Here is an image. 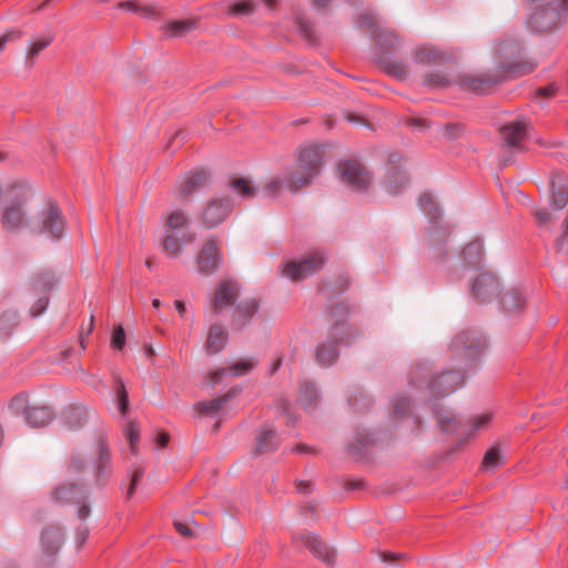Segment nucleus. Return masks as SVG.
<instances>
[{
    "instance_id": "nucleus-43",
    "label": "nucleus",
    "mask_w": 568,
    "mask_h": 568,
    "mask_svg": "<svg viewBox=\"0 0 568 568\" xmlns=\"http://www.w3.org/2000/svg\"><path fill=\"white\" fill-rule=\"evenodd\" d=\"M405 184V178L397 169H392L388 172L385 185L392 193H396Z\"/></svg>"
},
{
    "instance_id": "nucleus-56",
    "label": "nucleus",
    "mask_w": 568,
    "mask_h": 568,
    "mask_svg": "<svg viewBox=\"0 0 568 568\" xmlns=\"http://www.w3.org/2000/svg\"><path fill=\"white\" fill-rule=\"evenodd\" d=\"M347 331L348 328L344 324L335 325L331 329V337L336 341H344Z\"/></svg>"
},
{
    "instance_id": "nucleus-55",
    "label": "nucleus",
    "mask_w": 568,
    "mask_h": 568,
    "mask_svg": "<svg viewBox=\"0 0 568 568\" xmlns=\"http://www.w3.org/2000/svg\"><path fill=\"white\" fill-rule=\"evenodd\" d=\"M48 306V297L47 296H43V297H40L30 308V314L32 316H39L40 314H42V312L47 308Z\"/></svg>"
},
{
    "instance_id": "nucleus-51",
    "label": "nucleus",
    "mask_w": 568,
    "mask_h": 568,
    "mask_svg": "<svg viewBox=\"0 0 568 568\" xmlns=\"http://www.w3.org/2000/svg\"><path fill=\"white\" fill-rule=\"evenodd\" d=\"M410 407V404H409V400L407 397L405 396H398L394 399V403H393V412L398 415V416H402L404 415Z\"/></svg>"
},
{
    "instance_id": "nucleus-39",
    "label": "nucleus",
    "mask_w": 568,
    "mask_h": 568,
    "mask_svg": "<svg viewBox=\"0 0 568 568\" xmlns=\"http://www.w3.org/2000/svg\"><path fill=\"white\" fill-rule=\"evenodd\" d=\"M187 224L186 215L181 211L172 212L166 219V230L176 233H184L182 227Z\"/></svg>"
},
{
    "instance_id": "nucleus-50",
    "label": "nucleus",
    "mask_w": 568,
    "mask_h": 568,
    "mask_svg": "<svg viewBox=\"0 0 568 568\" xmlns=\"http://www.w3.org/2000/svg\"><path fill=\"white\" fill-rule=\"evenodd\" d=\"M535 217L538 221L540 226H546L554 221H556V216L549 212L547 209H539L535 211Z\"/></svg>"
},
{
    "instance_id": "nucleus-44",
    "label": "nucleus",
    "mask_w": 568,
    "mask_h": 568,
    "mask_svg": "<svg viewBox=\"0 0 568 568\" xmlns=\"http://www.w3.org/2000/svg\"><path fill=\"white\" fill-rule=\"evenodd\" d=\"M437 422L444 432H453L457 425L456 417L449 410H439Z\"/></svg>"
},
{
    "instance_id": "nucleus-2",
    "label": "nucleus",
    "mask_w": 568,
    "mask_h": 568,
    "mask_svg": "<svg viewBox=\"0 0 568 568\" xmlns=\"http://www.w3.org/2000/svg\"><path fill=\"white\" fill-rule=\"evenodd\" d=\"M528 6L525 26L531 33L555 32L564 26L568 17V0H528Z\"/></svg>"
},
{
    "instance_id": "nucleus-7",
    "label": "nucleus",
    "mask_w": 568,
    "mask_h": 568,
    "mask_svg": "<svg viewBox=\"0 0 568 568\" xmlns=\"http://www.w3.org/2000/svg\"><path fill=\"white\" fill-rule=\"evenodd\" d=\"M324 265L322 254L314 252L304 256L300 262H288L283 267V275L293 281H301L315 272L320 271Z\"/></svg>"
},
{
    "instance_id": "nucleus-49",
    "label": "nucleus",
    "mask_w": 568,
    "mask_h": 568,
    "mask_svg": "<svg viewBox=\"0 0 568 568\" xmlns=\"http://www.w3.org/2000/svg\"><path fill=\"white\" fill-rule=\"evenodd\" d=\"M124 433L130 443L132 453H135V444L139 439V428L134 423H129L124 429Z\"/></svg>"
},
{
    "instance_id": "nucleus-41",
    "label": "nucleus",
    "mask_w": 568,
    "mask_h": 568,
    "mask_svg": "<svg viewBox=\"0 0 568 568\" xmlns=\"http://www.w3.org/2000/svg\"><path fill=\"white\" fill-rule=\"evenodd\" d=\"M382 67L385 72L392 74L398 79H405L408 77V69L405 64L394 60H385L382 62Z\"/></svg>"
},
{
    "instance_id": "nucleus-20",
    "label": "nucleus",
    "mask_w": 568,
    "mask_h": 568,
    "mask_svg": "<svg viewBox=\"0 0 568 568\" xmlns=\"http://www.w3.org/2000/svg\"><path fill=\"white\" fill-rule=\"evenodd\" d=\"M280 445V438L272 427H263L255 437L253 454L261 455L274 452Z\"/></svg>"
},
{
    "instance_id": "nucleus-4",
    "label": "nucleus",
    "mask_w": 568,
    "mask_h": 568,
    "mask_svg": "<svg viewBox=\"0 0 568 568\" xmlns=\"http://www.w3.org/2000/svg\"><path fill=\"white\" fill-rule=\"evenodd\" d=\"M521 52L523 48L516 39L507 38L498 44L496 57L503 73L525 74L535 69L534 62L523 60Z\"/></svg>"
},
{
    "instance_id": "nucleus-46",
    "label": "nucleus",
    "mask_w": 568,
    "mask_h": 568,
    "mask_svg": "<svg viewBox=\"0 0 568 568\" xmlns=\"http://www.w3.org/2000/svg\"><path fill=\"white\" fill-rule=\"evenodd\" d=\"M255 10V4L251 0H243L236 3H233L230 7V12L234 16H248L252 14Z\"/></svg>"
},
{
    "instance_id": "nucleus-6",
    "label": "nucleus",
    "mask_w": 568,
    "mask_h": 568,
    "mask_svg": "<svg viewBox=\"0 0 568 568\" xmlns=\"http://www.w3.org/2000/svg\"><path fill=\"white\" fill-rule=\"evenodd\" d=\"M485 341L475 333H460L450 343L452 353L465 359L466 364L476 362L484 353Z\"/></svg>"
},
{
    "instance_id": "nucleus-53",
    "label": "nucleus",
    "mask_w": 568,
    "mask_h": 568,
    "mask_svg": "<svg viewBox=\"0 0 568 568\" xmlns=\"http://www.w3.org/2000/svg\"><path fill=\"white\" fill-rule=\"evenodd\" d=\"M124 343H125V333H124L123 327L119 326L113 332V335L111 338V344H112L113 348L122 349V347L124 346Z\"/></svg>"
},
{
    "instance_id": "nucleus-5",
    "label": "nucleus",
    "mask_w": 568,
    "mask_h": 568,
    "mask_svg": "<svg viewBox=\"0 0 568 568\" xmlns=\"http://www.w3.org/2000/svg\"><path fill=\"white\" fill-rule=\"evenodd\" d=\"M11 412L17 416H23L31 427H44L53 418L50 407L30 404L24 394H19L10 403Z\"/></svg>"
},
{
    "instance_id": "nucleus-33",
    "label": "nucleus",
    "mask_w": 568,
    "mask_h": 568,
    "mask_svg": "<svg viewBox=\"0 0 568 568\" xmlns=\"http://www.w3.org/2000/svg\"><path fill=\"white\" fill-rule=\"evenodd\" d=\"M52 40L53 38L51 36H45L33 40L28 45L26 51V59L30 67L33 65L36 58L52 42Z\"/></svg>"
},
{
    "instance_id": "nucleus-11",
    "label": "nucleus",
    "mask_w": 568,
    "mask_h": 568,
    "mask_svg": "<svg viewBox=\"0 0 568 568\" xmlns=\"http://www.w3.org/2000/svg\"><path fill=\"white\" fill-rule=\"evenodd\" d=\"M499 282L493 273L483 272L474 280L471 293L477 301L486 303L499 294Z\"/></svg>"
},
{
    "instance_id": "nucleus-10",
    "label": "nucleus",
    "mask_w": 568,
    "mask_h": 568,
    "mask_svg": "<svg viewBox=\"0 0 568 568\" xmlns=\"http://www.w3.org/2000/svg\"><path fill=\"white\" fill-rule=\"evenodd\" d=\"M505 79V74L503 73H494V74H470L465 73L462 74L456 83L460 89L465 91H470L474 93H484L488 89H490L494 84L503 81Z\"/></svg>"
},
{
    "instance_id": "nucleus-13",
    "label": "nucleus",
    "mask_w": 568,
    "mask_h": 568,
    "mask_svg": "<svg viewBox=\"0 0 568 568\" xmlns=\"http://www.w3.org/2000/svg\"><path fill=\"white\" fill-rule=\"evenodd\" d=\"M344 182L355 190H363L369 183V176L366 170L357 161H346L338 166Z\"/></svg>"
},
{
    "instance_id": "nucleus-31",
    "label": "nucleus",
    "mask_w": 568,
    "mask_h": 568,
    "mask_svg": "<svg viewBox=\"0 0 568 568\" xmlns=\"http://www.w3.org/2000/svg\"><path fill=\"white\" fill-rule=\"evenodd\" d=\"M415 61L420 64L439 63L444 55L432 47H419L414 57Z\"/></svg>"
},
{
    "instance_id": "nucleus-34",
    "label": "nucleus",
    "mask_w": 568,
    "mask_h": 568,
    "mask_svg": "<svg viewBox=\"0 0 568 568\" xmlns=\"http://www.w3.org/2000/svg\"><path fill=\"white\" fill-rule=\"evenodd\" d=\"M53 286V276L48 273H38L31 278V288L34 293H47Z\"/></svg>"
},
{
    "instance_id": "nucleus-23",
    "label": "nucleus",
    "mask_w": 568,
    "mask_h": 568,
    "mask_svg": "<svg viewBox=\"0 0 568 568\" xmlns=\"http://www.w3.org/2000/svg\"><path fill=\"white\" fill-rule=\"evenodd\" d=\"M255 366V361L253 358L248 359H242L233 365H231L229 368H221L219 371H215L210 374V379L213 385L217 384L221 378L230 374L232 376H243L251 372Z\"/></svg>"
},
{
    "instance_id": "nucleus-62",
    "label": "nucleus",
    "mask_w": 568,
    "mask_h": 568,
    "mask_svg": "<svg viewBox=\"0 0 568 568\" xmlns=\"http://www.w3.org/2000/svg\"><path fill=\"white\" fill-rule=\"evenodd\" d=\"M170 435L168 433H160L156 437L158 446L163 448L169 444Z\"/></svg>"
},
{
    "instance_id": "nucleus-21",
    "label": "nucleus",
    "mask_w": 568,
    "mask_h": 568,
    "mask_svg": "<svg viewBox=\"0 0 568 568\" xmlns=\"http://www.w3.org/2000/svg\"><path fill=\"white\" fill-rule=\"evenodd\" d=\"M63 544V532L58 526L47 527L41 535V548L48 556L55 555Z\"/></svg>"
},
{
    "instance_id": "nucleus-17",
    "label": "nucleus",
    "mask_w": 568,
    "mask_h": 568,
    "mask_svg": "<svg viewBox=\"0 0 568 568\" xmlns=\"http://www.w3.org/2000/svg\"><path fill=\"white\" fill-rule=\"evenodd\" d=\"M258 306L260 302L254 297L241 301L232 315V325L234 328L242 329L248 325L256 314Z\"/></svg>"
},
{
    "instance_id": "nucleus-25",
    "label": "nucleus",
    "mask_w": 568,
    "mask_h": 568,
    "mask_svg": "<svg viewBox=\"0 0 568 568\" xmlns=\"http://www.w3.org/2000/svg\"><path fill=\"white\" fill-rule=\"evenodd\" d=\"M527 126L528 122L526 121L513 122L503 126L500 130L503 140L511 148H519L521 140L526 135Z\"/></svg>"
},
{
    "instance_id": "nucleus-64",
    "label": "nucleus",
    "mask_w": 568,
    "mask_h": 568,
    "mask_svg": "<svg viewBox=\"0 0 568 568\" xmlns=\"http://www.w3.org/2000/svg\"><path fill=\"white\" fill-rule=\"evenodd\" d=\"M89 513H90V508L87 505L83 504L79 508L78 516H79L80 519H85L89 516Z\"/></svg>"
},
{
    "instance_id": "nucleus-61",
    "label": "nucleus",
    "mask_w": 568,
    "mask_h": 568,
    "mask_svg": "<svg viewBox=\"0 0 568 568\" xmlns=\"http://www.w3.org/2000/svg\"><path fill=\"white\" fill-rule=\"evenodd\" d=\"M555 92H556V88L554 85H548V87L538 89L537 94L539 97L550 98L555 94Z\"/></svg>"
},
{
    "instance_id": "nucleus-52",
    "label": "nucleus",
    "mask_w": 568,
    "mask_h": 568,
    "mask_svg": "<svg viewBox=\"0 0 568 568\" xmlns=\"http://www.w3.org/2000/svg\"><path fill=\"white\" fill-rule=\"evenodd\" d=\"M428 85L435 88H445L450 85V80L440 73L429 74L427 82Z\"/></svg>"
},
{
    "instance_id": "nucleus-30",
    "label": "nucleus",
    "mask_w": 568,
    "mask_h": 568,
    "mask_svg": "<svg viewBox=\"0 0 568 568\" xmlns=\"http://www.w3.org/2000/svg\"><path fill=\"white\" fill-rule=\"evenodd\" d=\"M230 187L241 197L247 200L256 195L257 187L246 178H234L230 181Z\"/></svg>"
},
{
    "instance_id": "nucleus-58",
    "label": "nucleus",
    "mask_w": 568,
    "mask_h": 568,
    "mask_svg": "<svg viewBox=\"0 0 568 568\" xmlns=\"http://www.w3.org/2000/svg\"><path fill=\"white\" fill-rule=\"evenodd\" d=\"M83 465L84 463L81 456H73L70 463V470L77 473L83 468Z\"/></svg>"
},
{
    "instance_id": "nucleus-63",
    "label": "nucleus",
    "mask_w": 568,
    "mask_h": 568,
    "mask_svg": "<svg viewBox=\"0 0 568 568\" xmlns=\"http://www.w3.org/2000/svg\"><path fill=\"white\" fill-rule=\"evenodd\" d=\"M407 123L408 125L420 130L427 126L426 121L423 119H409Z\"/></svg>"
},
{
    "instance_id": "nucleus-38",
    "label": "nucleus",
    "mask_w": 568,
    "mask_h": 568,
    "mask_svg": "<svg viewBox=\"0 0 568 568\" xmlns=\"http://www.w3.org/2000/svg\"><path fill=\"white\" fill-rule=\"evenodd\" d=\"M418 205L425 215L430 220H436L439 217L440 210L430 194L425 193L420 195L418 199Z\"/></svg>"
},
{
    "instance_id": "nucleus-12",
    "label": "nucleus",
    "mask_w": 568,
    "mask_h": 568,
    "mask_svg": "<svg viewBox=\"0 0 568 568\" xmlns=\"http://www.w3.org/2000/svg\"><path fill=\"white\" fill-rule=\"evenodd\" d=\"M232 209L233 204L229 199H215L205 206L202 223L205 227L213 229L226 220Z\"/></svg>"
},
{
    "instance_id": "nucleus-15",
    "label": "nucleus",
    "mask_w": 568,
    "mask_h": 568,
    "mask_svg": "<svg viewBox=\"0 0 568 568\" xmlns=\"http://www.w3.org/2000/svg\"><path fill=\"white\" fill-rule=\"evenodd\" d=\"M359 23L373 30V32L375 33V40L378 45L384 48H395V45L397 44L398 38L395 34V32L377 26L374 16L369 13L361 16Z\"/></svg>"
},
{
    "instance_id": "nucleus-37",
    "label": "nucleus",
    "mask_w": 568,
    "mask_h": 568,
    "mask_svg": "<svg viewBox=\"0 0 568 568\" xmlns=\"http://www.w3.org/2000/svg\"><path fill=\"white\" fill-rule=\"evenodd\" d=\"M315 357L320 365L328 366L337 357V352L334 345L331 343H325L317 347Z\"/></svg>"
},
{
    "instance_id": "nucleus-29",
    "label": "nucleus",
    "mask_w": 568,
    "mask_h": 568,
    "mask_svg": "<svg viewBox=\"0 0 568 568\" xmlns=\"http://www.w3.org/2000/svg\"><path fill=\"white\" fill-rule=\"evenodd\" d=\"M196 28V21L186 20H172L164 27V32L168 37H183Z\"/></svg>"
},
{
    "instance_id": "nucleus-18",
    "label": "nucleus",
    "mask_w": 568,
    "mask_h": 568,
    "mask_svg": "<svg viewBox=\"0 0 568 568\" xmlns=\"http://www.w3.org/2000/svg\"><path fill=\"white\" fill-rule=\"evenodd\" d=\"M229 333L225 327L220 324L213 323L207 331V337L204 345L205 352L209 355L220 353L226 345Z\"/></svg>"
},
{
    "instance_id": "nucleus-59",
    "label": "nucleus",
    "mask_w": 568,
    "mask_h": 568,
    "mask_svg": "<svg viewBox=\"0 0 568 568\" xmlns=\"http://www.w3.org/2000/svg\"><path fill=\"white\" fill-rule=\"evenodd\" d=\"M490 417H491L490 414H483V415L477 416L474 420V428L475 429L481 428L485 424H487L490 420Z\"/></svg>"
},
{
    "instance_id": "nucleus-8",
    "label": "nucleus",
    "mask_w": 568,
    "mask_h": 568,
    "mask_svg": "<svg viewBox=\"0 0 568 568\" xmlns=\"http://www.w3.org/2000/svg\"><path fill=\"white\" fill-rule=\"evenodd\" d=\"M464 384V376L457 371H446L440 374L433 375L427 381L426 387L432 396L435 398L444 397Z\"/></svg>"
},
{
    "instance_id": "nucleus-40",
    "label": "nucleus",
    "mask_w": 568,
    "mask_h": 568,
    "mask_svg": "<svg viewBox=\"0 0 568 568\" xmlns=\"http://www.w3.org/2000/svg\"><path fill=\"white\" fill-rule=\"evenodd\" d=\"M18 324L16 312H7L0 315V338L7 337Z\"/></svg>"
},
{
    "instance_id": "nucleus-14",
    "label": "nucleus",
    "mask_w": 568,
    "mask_h": 568,
    "mask_svg": "<svg viewBox=\"0 0 568 568\" xmlns=\"http://www.w3.org/2000/svg\"><path fill=\"white\" fill-rule=\"evenodd\" d=\"M240 294V286L236 282L225 280L222 281L212 297V306L216 313L222 312L224 308L233 305Z\"/></svg>"
},
{
    "instance_id": "nucleus-48",
    "label": "nucleus",
    "mask_w": 568,
    "mask_h": 568,
    "mask_svg": "<svg viewBox=\"0 0 568 568\" xmlns=\"http://www.w3.org/2000/svg\"><path fill=\"white\" fill-rule=\"evenodd\" d=\"M174 528L184 538L192 539V538H196L199 536L197 530L192 528L189 523L174 521Z\"/></svg>"
},
{
    "instance_id": "nucleus-1",
    "label": "nucleus",
    "mask_w": 568,
    "mask_h": 568,
    "mask_svg": "<svg viewBox=\"0 0 568 568\" xmlns=\"http://www.w3.org/2000/svg\"><path fill=\"white\" fill-rule=\"evenodd\" d=\"M30 192L20 187L13 195V200L7 206L2 216V226L8 231H17L24 227L33 233H48L59 239L64 231V220L60 209L54 203H49L41 212L40 219H31L28 212Z\"/></svg>"
},
{
    "instance_id": "nucleus-19",
    "label": "nucleus",
    "mask_w": 568,
    "mask_h": 568,
    "mask_svg": "<svg viewBox=\"0 0 568 568\" xmlns=\"http://www.w3.org/2000/svg\"><path fill=\"white\" fill-rule=\"evenodd\" d=\"M550 206L555 211L562 210L568 203V179L562 174L554 175L551 180Z\"/></svg>"
},
{
    "instance_id": "nucleus-47",
    "label": "nucleus",
    "mask_w": 568,
    "mask_h": 568,
    "mask_svg": "<svg viewBox=\"0 0 568 568\" xmlns=\"http://www.w3.org/2000/svg\"><path fill=\"white\" fill-rule=\"evenodd\" d=\"M118 382V406L122 414H125L129 409V395L125 389L124 383L121 378H116Z\"/></svg>"
},
{
    "instance_id": "nucleus-35",
    "label": "nucleus",
    "mask_w": 568,
    "mask_h": 568,
    "mask_svg": "<svg viewBox=\"0 0 568 568\" xmlns=\"http://www.w3.org/2000/svg\"><path fill=\"white\" fill-rule=\"evenodd\" d=\"M505 462L504 455L499 447H491L484 456L481 467L485 470H494L501 466Z\"/></svg>"
},
{
    "instance_id": "nucleus-57",
    "label": "nucleus",
    "mask_w": 568,
    "mask_h": 568,
    "mask_svg": "<svg viewBox=\"0 0 568 568\" xmlns=\"http://www.w3.org/2000/svg\"><path fill=\"white\" fill-rule=\"evenodd\" d=\"M142 475H143V469L140 467L135 468V470L133 471V475H132L130 487L126 493L128 497H131L133 495L134 488H135L136 484L139 483V480L141 479Z\"/></svg>"
},
{
    "instance_id": "nucleus-9",
    "label": "nucleus",
    "mask_w": 568,
    "mask_h": 568,
    "mask_svg": "<svg viewBox=\"0 0 568 568\" xmlns=\"http://www.w3.org/2000/svg\"><path fill=\"white\" fill-rule=\"evenodd\" d=\"M221 262L217 243L214 240H207L196 254L195 271L203 276H210L219 270Z\"/></svg>"
},
{
    "instance_id": "nucleus-22",
    "label": "nucleus",
    "mask_w": 568,
    "mask_h": 568,
    "mask_svg": "<svg viewBox=\"0 0 568 568\" xmlns=\"http://www.w3.org/2000/svg\"><path fill=\"white\" fill-rule=\"evenodd\" d=\"M298 538L318 559L327 565L334 562L335 551L318 540L316 536L307 534Z\"/></svg>"
},
{
    "instance_id": "nucleus-16",
    "label": "nucleus",
    "mask_w": 568,
    "mask_h": 568,
    "mask_svg": "<svg viewBox=\"0 0 568 568\" xmlns=\"http://www.w3.org/2000/svg\"><path fill=\"white\" fill-rule=\"evenodd\" d=\"M195 241V234L193 233H176L165 231V235L162 241V247L166 255L171 257H178L182 253V246L191 244Z\"/></svg>"
},
{
    "instance_id": "nucleus-45",
    "label": "nucleus",
    "mask_w": 568,
    "mask_h": 568,
    "mask_svg": "<svg viewBox=\"0 0 568 568\" xmlns=\"http://www.w3.org/2000/svg\"><path fill=\"white\" fill-rule=\"evenodd\" d=\"M286 178L284 176H274L264 186V192L268 196L277 195L283 189H286Z\"/></svg>"
},
{
    "instance_id": "nucleus-42",
    "label": "nucleus",
    "mask_w": 568,
    "mask_h": 568,
    "mask_svg": "<svg viewBox=\"0 0 568 568\" xmlns=\"http://www.w3.org/2000/svg\"><path fill=\"white\" fill-rule=\"evenodd\" d=\"M227 399H229V395H225L223 397L214 398L209 402H201V403L196 404V409L201 414H205V415L213 414V413H216L217 410H220Z\"/></svg>"
},
{
    "instance_id": "nucleus-36",
    "label": "nucleus",
    "mask_w": 568,
    "mask_h": 568,
    "mask_svg": "<svg viewBox=\"0 0 568 568\" xmlns=\"http://www.w3.org/2000/svg\"><path fill=\"white\" fill-rule=\"evenodd\" d=\"M483 254V244L479 241L471 242L463 251V256L470 266L478 265L481 261Z\"/></svg>"
},
{
    "instance_id": "nucleus-24",
    "label": "nucleus",
    "mask_w": 568,
    "mask_h": 568,
    "mask_svg": "<svg viewBox=\"0 0 568 568\" xmlns=\"http://www.w3.org/2000/svg\"><path fill=\"white\" fill-rule=\"evenodd\" d=\"M85 495V488L79 484L61 485L53 491L58 503H80Z\"/></svg>"
},
{
    "instance_id": "nucleus-54",
    "label": "nucleus",
    "mask_w": 568,
    "mask_h": 568,
    "mask_svg": "<svg viewBox=\"0 0 568 568\" xmlns=\"http://www.w3.org/2000/svg\"><path fill=\"white\" fill-rule=\"evenodd\" d=\"M119 7L125 10H130L133 12H140L143 14H151L152 10L150 8H142L139 6V3L135 0H129L124 2H120Z\"/></svg>"
},
{
    "instance_id": "nucleus-27",
    "label": "nucleus",
    "mask_w": 568,
    "mask_h": 568,
    "mask_svg": "<svg viewBox=\"0 0 568 568\" xmlns=\"http://www.w3.org/2000/svg\"><path fill=\"white\" fill-rule=\"evenodd\" d=\"M526 304V298L518 288L506 290L501 295L503 308L509 313L519 312Z\"/></svg>"
},
{
    "instance_id": "nucleus-28",
    "label": "nucleus",
    "mask_w": 568,
    "mask_h": 568,
    "mask_svg": "<svg viewBox=\"0 0 568 568\" xmlns=\"http://www.w3.org/2000/svg\"><path fill=\"white\" fill-rule=\"evenodd\" d=\"M88 417L89 410L84 405L69 406L63 414L65 423L72 428L83 425Z\"/></svg>"
},
{
    "instance_id": "nucleus-26",
    "label": "nucleus",
    "mask_w": 568,
    "mask_h": 568,
    "mask_svg": "<svg viewBox=\"0 0 568 568\" xmlns=\"http://www.w3.org/2000/svg\"><path fill=\"white\" fill-rule=\"evenodd\" d=\"M206 181L204 171L192 172L181 179L178 185V195L181 197L189 196L195 190L202 187Z\"/></svg>"
},
{
    "instance_id": "nucleus-32",
    "label": "nucleus",
    "mask_w": 568,
    "mask_h": 568,
    "mask_svg": "<svg viewBox=\"0 0 568 568\" xmlns=\"http://www.w3.org/2000/svg\"><path fill=\"white\" fill-rule=\"evenodd\" d=\"M318 400V393L316 387L308 382L301 385L298 402L305 408H311L316 405Z\"/></svg>"
},
{
    "instance_id": "nucleus-3",
    "label": "nucleus",
    "mask_w": 568,
    "mask_h": 568,
    "mask_svg": "<svg viewBox=\"0 0 568 568\" xmlns=\"http://www.w3.org/2000/svg\"><path fill=\"white\" fill-rule=\"evenodd\" d=\"M324 158V150L318 145L300 149L296 164L286 178V189L296 192L307 186L318 175Z\"/></svg>"
},
{
    "instance_id": "nucleus-60",
    "label": "nucleus",
    "mask_w": 568,
    "mask_h": 568,
    "mask_svg": "<svg viewBox=\"0 0 568 568\" xmlns=\"http://www.w3.org/2000/svg\"><path fill=\"white\" fill-rule=\"evenodd\" d=\"M89 535V530L87 527H81L77 530V534H75V540L79 544V546L83 545L87 537Z\"/></svg>"
}]
</instances>
